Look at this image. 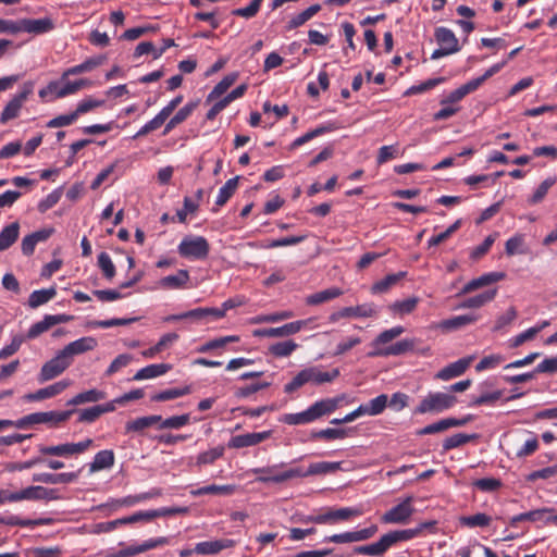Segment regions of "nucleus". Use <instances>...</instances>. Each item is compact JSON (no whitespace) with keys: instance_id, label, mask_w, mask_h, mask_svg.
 Listing matches in <instances>:
<instances>
[{"instance_id":"obj_1","label":"nucleus","mask_w":557,"mask_h":557,"mask_svg":"<svg viewBox=\"0 0 557 557\" xmlns=\"http://www.w3.org/2000/svg\"><path fill=\"white\" fill-rule=\"evenodd\" d=\"M435 525L436 521L431 520L421 522L412 529L391 531L382 535L375 543L355 547L354 552L358 555L381 557L398 542L410 541L419 536L424 530L434 532Z\"/></svg>"},{"instance_id":"obj_2","label":"nucleus","mask_w":557,"mask_h":557,"mask_svg":"<svg viewBox=\"0 0 557 557\" xmlns=\"http://www.w3.org/2000/svg\"><path fill=\"white\" fill-rule=\"evenodd\" d=\"M346 395L342 394L334 398H326L312 404L308 409L297 413H285L280 421L288 425H301L311 423L321 417L335 411L339 404L345 400Z\"/></svg>"},{"instance_id":"obj_3","label":"nucleus","mask_w":557,"mask_h":557,"mask_svg":"<svg viewBox=\"0 0 557 557\" xmlns=\"http://www.w3.org/2000/svg\"><path fill=\"white\" fill-rule=\"evenodd\" d=\"M338 376L339 370L337 368L331 371H323L319 366L308 367L299 371L295 377L284 386V392L292 394L305 384L322 385L334 381Z\"/></svg>"},{"instance_id":"obj_4","label":"nucleus","mask_w":557,"mask_h":557,"mask_svg":"<svg viewBox=\"0 0 557 557\" xmlns=\"http://www.w3.org/2000/svg\"><path fill=\"white\" fill-rule=\"evenodd\" d=\"M363 515L362 509L357 507L326 508L318 515H311L304 519L305 522L315 524L334 525L339 522L349 521Z\"/></svg>"},{"instance_id":"obj_5","label":"nucleus","mask_w":557,"mask_h":557,"mask_svg":"<svg viewBox=\"0 0 557 557\" xmlns=\"http://www.w3.org/2000/svg\"><path fill=\"white\" fill-rule=\"evenodd\" d=\"M457 398L450 393H429L416 407L414 413H440L455 406Z\"/></svg>"},{"instance_id":"obj_6","label":"nucleus","mask_w":557,"mask_h":557,"mask_svg":"<svg viewBox=\"0 0 557 557\" xmlns=\"http://www.w3.org/2000/svg\"><path fill=\"white\" fill-rule=\"evenodd\" d=\"M284 467L285 463L281 462L268 467L255 468L251 472L257 474L255 481L262 484H281L295 479L296 474H299L296 472V468L282 470Z\"/></svg>"},{"instance_id":"obj_7","label":"nucleus","mask_w":557,"mask_h":557,"mask_svg":"<svg viewBox=\"0 0 557 557\" xmlns=\"http://www.w3.org/2000/svg\"><path fill=\"white\" fill-rule=\"evenodd\" d=\"M181 257L195 260H203L209 256L210 245L203 236H185L177 246Z\"/></svg>"},{"instance_id":"obj_8","label":"nucleus","mask_w":557,"mask_h":557,"mask_svg":"<svg viewBox=\"0 0 557 557\" xmlns=\"http://www.w3.org/2000/svg\"><path fill=\"white\" fill-rule=\"evenodd\" d=\"M413 500L412 495L406 496L397 505L386 510L382 515L381 521L385 524H407L416 511Z\"/></svg>"},{"instance_id":"obj_9","label":"nucleus","mask_w":557,"mask_h":557,"mask_svg":"<svg viewBox=\"0 0 557 557\" xmlns=\"http://www.w3.org/2000/svg\"><path fill=\"white\" fill-rule=\"evenodd\" d=\"M92 445L94 441L86 438L78 443H62L52 446L39 445L38 451L44 456L71 457L84 454Z\"/></svg>"},{"instance_id":"obj_10","label":"nucleus","mask_w":557,"mask_h":557,"mask_svg":"<svg viewBox=\"0 0 557 557\" xmlns=\"http://www.w3.org/2000/svg\"><path fill=\"white\" fill-rule=\"evenodd\" d=\"M33 91L34 83L25 82L21 90L5 104L0 114V123L5 124L11 120L16 119Z\"/></svg>"},{"instance_id":"obj_11","label":"nucleus","mask_w":557,"mask_h":557,"mask_svg":"<svg viewBox=\"0 0 557 557\" xmlns=\"http://www.w3.org/2000/svg\"><path fill=\"white\" fill-rule=\"evenodd\" d=\"M72 410L69 411H47V412H35L28 416H25L17 421H15V426L18 429H23L29 424H39V423H50L57 425L61 422L66 421L71 414Z\"/></svg>"},{"instance_id":"obj_12","label":"nucleus","mask_w":557,"mask_h":557,"mask_svg":"<svg viewBox=\"0 0 557 557\" xmlns=\"http://www.w3.org/2000/svg\"><path fill=\"white\" fill-rule=\"evenodd\" d=\"M71 364L72 360H70L64 352L60 350L55 357L42 364L38 374V382L45 383L53 380L61 375Z\"/></svg>"},{"instance_id":"obj_13","label":"nucleus","mask_w":557,"mask_h":557,"mask_svg":"<svg viewBox=\"0 0 557 557\" xmlns=\"http://www.w3.org/2000/svg\"><path fill=\"white\" fill-rule=\"evenodd\" d=\"M379 312L377 307L372 304H362L355 307H345L330 314L329 320L332 323L346 318H371Z\"/></svg>"},{"instance_id":"obj_14","label":"nucleus","mask_w":557,"mask_h":557,"mask_svg":"<svg viewBox=\"0 0 557 557\" xmlns=\"http://www.w3.org/2000/svg\"><path fill=\"white\" fill-rule=\"evenodd\" d=\"M17 26L21 32L40 35L48 33L54 28V23L50 17L44 18H22L17 21Z\"/></svg>"},{"instance_id":"obj_15","label":"nucleus","mask_w":557,"mask_h":557,"mask_svg":"<svg viewBox=\"0 0 557 557\" xmlns=\"http://www.w3.org/2000/svg\"><path fill=\"white\" fill-rule=\"evenodd\" d=\"M236 544H237L236 541L232 540V539H220V540L199 542L195 545V554L216 555L224 549L234 547Z\"/></svg>"},{"instance_id":"obj_16","label":"nucleus","mask_w":557,"mask_h":557,"mask_svg":"<svg viewBox=\"0 0 557 557\" xmlns=\"http://www.w3.org/2000/svg\"><path fill=\"white\" fill-rule=\"evenodd\" d=\"M272 431H263L257 433H246L233 436L228 442V447L231 448H244L258 445L259 443L271 437Z\"/></svg>"},{"instance_id":"obj_17","label":"nucleus","mask_w":557,"mask_h":557,"mask_svg":"<svg viewBox=\"0 0 557 557\" xmlns=\"http://www.w3.org/2000/svg\"><path fill=\"white\" fill-rule=\"evenodd\" d=\"M72 382L70 380H61L47 387L40 388L35 393H29L24 396L27 401H38L47 398L54 397L67 388Z\"/></svg>"},{"instance_id":"obj_18","label":"nucleus","mask_w":557,"mask_h":557,"mask_svg":"<svg viewBox=\"0 0 557 557\" xmlns=\"http://www.w3.org/2000/svg\"><path fill=\"white\" fill-rule=\"evenodd\" d=\"M152 495L150 493H141L138 495H128L122 498H111L107 503L101 504L99 506L100 509H108L109 511L113 512L119 510L122 507H132L135 506L148 498H150Z\"/></svg>"},{"instance_id":"obj_19","label":"nucleus","mask_w":557,"mask_h":557,"mask_svg":"<svg viewBox=\"0 0 557 557\" xmlns=\"http://www.w3.org/2000/svg\"><path fill=\"white\" fill-rule=\"evenodd\" d=\"M473 359L474 356H468L466 358L458 359L457 361L451 362L442 370H440L436 374V377L443 381H448L450 379L457 377L466 372V370L470 367Z\"/></svg>"},{"instance_id":"obj_20","label":"nucleus","mask_w":557,"mask_h":557,"mask_svg":"<svg viewBox=\"0 0 557 557\" xmlns=\"http://www.w3.org/2000/svg\"><path fill=\"white\" fill-rule=\"evenodd\" d=\"M139 521H145L144 511H137L128 517L119 518L112 521L97 523L95 525L94 533H109L115 530L117 527L136 523Z\"/></svg>"},{"instance_id":"obj_21","label":"nucleus","mask_w":557,"mask_h":557,"mask_svg":"<svg viewBox=\"0 0 557 557\" xmlns=\"http://www.w3.org/2000/svg\"><path fill=\"white\" fill-rule=\"evenodd\" d=\"M69 320L70 317L65 314L45 315V318L41 321L36 322L29 327L27 332V338H36L37 336L48 331L53 325L67 322Z\"/></svg>"},{"instance_id":"obj_22","label":"nucleus","mask_w":557,"mask_h":557,"mask_svg":"<svg viewBox=\"0 0 557 557\" xmlns=\"http://www.w3.org/2000/svg\"><path fill=\"white\" fill-rule=\"evenodd\" d=\"M97 345L98 342L95 337L86 336L71 342L62 349V351L70 360L73 361L74 356L92 350L97 347Z\"/></svg>"},{"instance_id":"obj_23","label":"nucleus","mask_w":557,"mask_h":557,"mask_svg":"<svg viewBox=\"0 0 557 557\" xmlns=\"http://www.w3.org/2000/svg\"><path fill=\"white\" fill-rule=\"evenodd\" d=\"M506 277L504 272H488L469 281L461 289V294L472 293L481 287L497 283Z\"/></svg>"},{"instance_id":"obj_24","label":"nucleus","mask_w":557,"mask_h":557,"mask_svg":"<svg viewBox=\"0 0 557 557\" xmlns=\"http://www.w3.org/2000/svg\"><path fill=\"white\" fill-rule=\"evenodd\" d=\"M470 418L465 419H455V418H446L442 419L437 422L425 425L424 428L417 431V435H429L435 434L440 432H444L450 428L465 425Z\"/></svg>"},{"instance_id":"obj_25","label":"nucleus","mask_w":557,"mask_h":557,"mask_svg":"<svg viewBox=\"0 0 557 557\" xmlns=\"http://www.w3.org/2000/svg\"><path fill=\"white\" fill-rule=\"evenodd\" d=\"M341 469V462H329V461H321V462H314L311 463L307 470H304L301 467H296V472L299 474H296V478H306L310 475H320V474H326L332 473Z\"/></svg>"},{"instance_id":"obj_26","label":"nucleus","mask_w":557,"mask_h":557,"mask_svg":"<svg viewBox=\"0 0 557 557\" xmlns=\"http://www.w3.org/2000/svg\"><path fill=\"white\" fill-rule=\"evenodd\" d=\"M434 36L438 45L445 48L447 52L453 54L460 50L458 39L451 29L447 27H437Z\"/></svg>"},{"instance_id":"obj_27","label":"nucleus","mask_w":557,"mask_h":557,"mask_svg":"<svg viewBox=\"0 0 557 557\" xmlns=\"http://www.w3.org/2000/svg\"><path fill=\"white\" fill-rule=\"evenodd\" d=\"M414 347V342L412 339H401L387 348L384 349H374L373 351L369 352V357H386V356H399L403 354H406L410 350H412Z\"/></svg>"},{"instance_id":"obj_28","label":"nucleus","mask_w":557,"mask_h":557,"mask_svg":"<svg viewBox=\"0 0 557 557\" xmlns=\"http://www.w3.org/2000/svg\"><path fill=\"white\" fill-rule=\"evenodd\" d=\"M478 318L479 317L473 313L456 315L441 321L437 326L444 332H451L476 322Z\"/></svg>"},{"instance_id":"obj_29","label":"nucleus","mask_w":557,"mask_h":557,"mask_svg":"<svg viewBox=\"0 0 557 557\" xmlns=\"http://www.w3.org/2000/svg\"><path fill=\"white\" fill-rule=\"evenodd\" d=\"M104 61H106V58L102 55L95 57V58H88L83 63L74 65V66L65 70L61 76V81H65L71 75H78V74H83L86 72H90L94 69L103 64Z\"/></svg>"},{"instance_id":"obj_30","label":"nucleus","mask_w":557,"mask_h":557,"mask_svg":"<svg viewBox=\"0 0 557 557\" xmlns=\"http://www.w3.org/2000/svg\"><path fill=\"white\" fill-rule=\"evenodd\" d=\"M171 369H172V366L169 363L149 364V366L138 370L135 373V375L133 376V380L134 381H143V380L154 379V377L165 374Z\"/></svg>"},{"instance_id":"obj_31","label":"nucleus","mask_w":557,"mask_h":557,"mask_svg":"<svg viewBox=\"0 0 557 557\" xmlns=\"http://www.w3.org/2000/svg\"><path fill=\"white\" fill-rule=\"evenodd\" d=\"M189 281V273L187 270H178L174 275H168L159 281V287L164 289H180L184 287Z\"/></svg>"},{"instance_id":"obj_32","label":"nucleus","mask_w":557,"mask_h":557,"mask_svg":"<svg viewBox=\"0 0 557 557\" xmlns=\"http://www.w3.org/2000/svg\"><path fill=\"white\" fill-rule=\"evenodd\" d=\"M114 453L112 450H100L95 455L92 462L89 463V471L94 473L109 469L114 465Z\"/></svg>"},{"instance_id":"obj_33","label":"nucleus","mask_w":557,"mask_h":557,"mask_svg":"<svg viewBox=\"0 0 557 557\" xmlns=\"http://www.w3.org/2000/svg\"><path fill=\"white\" fill-rule=\"evenodd\" d=\"M306 236H287L278 239H272L264 243H248L250 247L253 248H262V249H271V248H277V247H285V246H294L297 244H300L304 242Z\"/></svg>"},{"instance_id":"obj_34","label":"nucleus","mask_w":557,"mask_h":557,"mask_svg":"<svg viewBox=\"0 0 557 557\" xmlns=\"http://www.w3.org/2000/svg\"><path fill=\"white\" fill-rule=\"evenodd\" d=\"M197 107V102H188L183 108H181L174 116L170 119V121L165 124L163 134H169L173 128H175L178 124L183 123L185 120H187L194 110Z\"/></svg>"},{"instance_id":"obj_35","label":"nucleus","mask_w":557,"mask_h":557,"mask_svg":"<svg viewBox=\"0 0 557 557\" xmlns=\"http://www.w3.org/2000/svg\"><path fill=\"white\" fill-rule=\"evenodd\" d=\"M497 295V288H493L486 290L480 295L467 298L463 300L458 308L461 309H472V308H481L487 302L492 301Z\"/></svg>"},{"instance_id":"obj_36","label":"nucleus","mask_w":557,"mask_h":557,"mask_svg":"<svg viewBox=\"0 0 557 557\" xmlns=\"http://www.w3.org/2000/svg\"><path fill=\"white\" fill-rule=\"evenodd\" d=\"M20 234V224L18 222H13L0 232V251H4L9 249L18 238Z\"/></svg>"},{"instance_id":"obj_37","label":"nucleus","mask_w":557,"mask_h":557,"mask_svg":"<svg viewBox=\"0 0 557 557\" xmlns=\"http://www.w3.org/2000/svg\"><path fill=\"white\" fill-rule=\"evenodd\" d=\"M27 499L32 500H55L60 499V495L58 494V490L55 488H47L40 485L26 487Z\"/></svg>"},{"instance_id":"obj_38","label":"nucleus","mask_w":557,"mask_h":557,"mask_svg":"<svg viewBox=\"0 0 557 557\" xmlns=\"http://www.w3.org/2000/svg\"><path fill=\"white\" fill-rule=\"evenodd\" d=\"M298 344L293 339L277 342L269 346L268 351L275 358L289 357L297 348Z\"/></svg>"},{"instance_id":"obj_39","label":"nucleus","mask_w":557,"mask_h":557,"mask_svg":"<svg viewBox=\"0 0 557 557\" xmlns=\"http://www.w3.org/2000/svg\"><path fill=\"white\" fill-rule=\"evenodd\" d=\"M491 522H492V517L484 512H478L472 516H461L459 518L460 525L467 527L470 529L486 528L491 524Z\"/></svg>"},{"instance_id":"obj_40","label":"nucleus","mask_w":557,"mask_h":557,"mask_svg":"<svg viewBox=\"0 0 557 557\" xmlns=\"http://www.w3.org/2000/svg\"><path fill=\"white\" fill-rule=\"evenodd\" d=\"M106 398V393L96 388L79 393L67 401L69 406L96 403Z\"/></svg>"},{"instance_id":"obj_41","label":"nucleus","mask_w":557,"mask_h":557,"mask_svg":"<svg viewBox=\"0 0 557 557\" xmlns=\"http://www.w3.org/2000/svg\"><path fill=\"white\" fill-rule=\"evenodd\" d=\"M57 295V289L54 287H50L47 289L34 290L28 298V306L30 308H38L41 305L47 304L51 299H53Z\"/></svg>"},{"instance_id":"obj_42","label":"nucleus","mask_w":557,"mask_h":557,"mask_svg":"<svg viewBox=\"0 0 557 557\" xmlns=\"http://www.w3.org/2000/svg\"><path fill=\"white\" fill-rule=\"evenodd\" d=\"M321 10L320 4H312L293 18L287 23L286 28L288 30L298 28L299 26L304 25L307 21H309L312 16H314L319 11Z\"/></svg>"},{"instance_id":"obj_43","label":"nucleus","mask_w":557,"mask_h":557,"mask_svg":"<svg viewBox=\"0 0 557 557\" xmlns=\"http://www.w3.org/2000/svg\"><path fill=\"white\" fill-rule=\"evenodd\" d=\"M419 304V298L413 296L404 300H397L389 306V310L397 315L409 314L416 310Z\"/></svg>"},{"instance_id":"obj_44","label":"nucleus","mask_w":557,"mask_h":557,"mask_svg":"<svg viewBox=\"0 0 557 557\" xmlns=\"http://www.w3.org/2000/svg\"><path fill=\"white\" fill-rule=\"evenodd\" d=\"M237 77L238 75L236 73H231L223 77L222 81H220L210 91L207 97V101H212L220 98L236 82Z\"/></svg>"},{"instance_id":"obj_45","label":"nucleus","mask_w":557,"mask_h":557,"mask_svg":"<svg viewBox=\"0 0 557 557\" xmlns=\"http://www.w3.org/2000/svg\"><path fill=\"white\" fill-rule=\"evenodd\" d=\"M342 294V289L338 287H332L308 296L306 302L312 306L320 305L322 302L339 297Z\"/></svg>"},{"instance_id":"obj_46","label":"nucleus","mask_w":557,"mask_h":557,"mask_svg":"<svg viewBox=\"0 0 557 557\" xmlns=\"http://www.w3.org/2000/svg\"><path fill=\"white\" fill-rule=\"evenodd\" d=\"M238 176L230 178L225 182V184L220 188L219 194L216 196L215 205L219 207L224 206L228 199L234 195L238 186Z\"/></svg>"},{"instance_id":"obj_47","label":"nucleus","mask_w":557,"mask_h":557,"mask_svg":"<svg viewBox=\"0 0 557 557\" xmlns=\"http://www.w3.org/2000/svg\"><path fill=\"white\" fill-rule=\"evenodd\" d=\"M553 511H554L553 508H540V509L531 510L528 512H522V513L511 517L510 524L512 527H515V525H517L518 522H521V521L535 522V521L541 520L545 513L553 512Z\"/></svg>"},{"instance_id":"obj_48","label":"nucleus","mask_w":557,"mask_h":557,"mask_svg":"<svg viewBox=\"0 0 557 557\" xmlns=\"http://www.w3.org/2000/svg\"><path fill=\"white\" fill-rule=\"evenodd\" d=\"M405 272L386 275L383 280L374 283L371 287L373 294H380L387 292L392 286L397 284L404 276Z\"/></svg>"},{"instance_id":"obj_49","label":"nucleus","mask_w":557,"mask_h":557,"mask_svg":"<svg viewBox=\"0 0 557 557\" xmlns=\"http://www.w3.org/2000/svg\"><path fill=\"white\" fill-rule=\"evenodd\" d=\"M190 393V387H175V388H169L159 393H156L151 396L152 401H166L171 399H175L185 395H188Z\"/></svg>"},{"instance_id":"obj_50","label":"nucleus","mask_w":557,"mask_h":557,"mask_svg":"<svg viewBox=\"0 0 557 557\" xmlns=\"http://www.w3.org/2000/svg\"><path fill=\"white\" fill-rule=\"evenodd\" d=\"M475 437V434L468 435L465 433H457L445 438V441L443 442V448L445 451H448L450 449L457 448L469 443Z\"/></svg>"},{"instance_id":"obj_51","label":"nucleus","mask_w":557,"mask_h":557,"mask_svg":"<svg viewBox=\"0 0 557 557\" xmlns=\"http://www.w3.org/2000/svg\"><path fill=\"white\" fill-rule=\"evenodd\" d=\"M98 267L107 280L111 281L115 276V265L109 253L102 251L98 255Z\"/></svg>"},{"instance_id":"obj_52","label":"nucleus","mask_w":557,"mask_h":557,"mask_svg":"<svg viewBox=\"0 0 557 557\" xmlns=\"http://www.w3.org/2000/svg\"><path fill=\"white\" fill-rule=\"evenodd\" d=\"M90 81L86 78H81L74 82L67 81L62 85V89H60V91L58 92V98H64L70 95H74L82 88L90 86Z\"/></svg>"},{"instance_id":"obj_53","label":"nucleus","mask_w":557,"mask_h":557,"mask_svg":"<svg viewBox=\"0 0 557 557\" xmlns=\"http://www.w3.org/2000/svg\"><path fill=\"white\" fill-rule=\"evenodd\" d=\"M234 492V486L232 485H207L199 487L197 490L191 491V495L201 496L207 494H220V495H230Z\"/></svg>"},{"instance_id":"obj_54","label":"nucleus","mask_w":557,"mask_h":557,"mask_svg":"<svg viewBox=\"0 0 557 557\" xmlns=\"http://www.w3.org/2000/svg\"><path fill=\"white\" fill-rule=\"evenodd\" d=\"M186 512H187L186 507H165V508L144 511V515H145V521H150L158 517L173 516V515H180V513H186Z\"/></svg>"},{"instance_id":"obj_55","label":"nucleus","mask_w":557,"mask_h":557,"mask_svg":"<svg viewBox=\"0 0 557 557\" xmlns=\"http://www.w3.org/2000/svg\"><path fill=\"white\" fill-rule=\"evenodd\" d=\"M168 117L160 111L152 120L147 122L134 136L133 138H139L145 136L158 128H160Z\"/></svg>"},{"instance_id":"obj_56","label":"nucleus","mask_w":557,"mask_h":557,"mask_svg":"<svg viewBox=\"0 0 557 557\" xmlns=\"http://www.w3.org/2000/svg\"><path fill=\"white\" fill-rule=\"evenodd\" d=\"M404 331L405 330L403 326H395L389 330H385L376 336V338L372 343V346L375 349H380L379 348L380 345H384V344L392 342L394 338H396L400 334H403Z\"/></svg>"},{"instance_id":"obj_57","label":"nucleus","mask_w":557,"mask_h":557,"mask_svg":"<svg viewBox=\"0 0 557 557\" xmlns=\"http://www.w3.org/2000/svg\"><path fill=\"white\" fill-rule=\"evenodd\" d=\"M505 361V357L500 354H493L490 356H485L480 360L479 363L475 366V371L482 372L486 370H492L497 368L499 364H502Z\"/></svg>"},{"instance_id":"obj_58","label":"nucleus","mask_w":557,"mask_h":557,"mask_svg":"<svg viewBox=\"0 0 557 557\" xmlns=\"http://www.w3.org/2000/svg\"><path fill=\"white\" fill-rule=\"evenodd\" d=\"M361 343L362 339L359 336L345 337L336 345L333 356H343Z\"/></svg>"},{"instance_id":"obj_59","label":"nucleus","mask_w":557,"mask_h":557,"mask_svg":"<svg viewBox=\"0 0 557 557\" xmlns=\"http://www.w3.org/2000/svg\"><path fill=\"white\" fill-rule=\"evenodd\" d=\"M190 421V417L188 413L181 414V416H173L170 418L164 419L162 423L159 425V429H171V430H178L186 424H188Z\"/></svg>"},{"instance_id":"obj_60","label":"nucleus","mask_w":557,"mask_h":557,"mask_svg":"<svg viewBox=\"0 0 557 557\" xmlns=\"http://www.w3.org/2000/svg\"><path fill=\"white\" fill-rule=\"evenodd\" d=\"M223 455H224L223 446H218V447L211 448V449L198 455L197 465H199V466L211 465L216 459L221 458Z\"/></svg>"},{"instance_id":"obj_61","label":"nucleus","mask_w":557,"mask_h":557,"mask_svg":"<svg viewBox=\"0 0 557 557\" xmlns=\"http://www.w3.org/2000/svg\"><path fill=\"white\" fill-rule=\"evenodd\" d=\"M294 317V312L292 310H283L280 312H274L270 314L258 315L255 319L256 323H276L280 321L288 320Z\"/></svg>"},{"instance_id":"obj_62","label":"nucleus","mask_w":557,"mask_h":557,"mask_svg":"<svg viewBox=\"0 0 557 557\" xmlns=\"http://www.w3.org/2000/svg\"><path fill=\"white\" fill-rule=\"evenodd\" d=\"M388 404V396L386 394H381L375 398L371 399L367 403L369 408V416H379L381 414Z\"/></svg>"},{"instance_id":"obj_63","label":"nucleus","mask_w":557,"mask_h":557,"mask_svg":"<svg viewBox=\"0 0 557 557\" xmlns=\"http://www.w3.org/2000/svg\"><path fill=\"white\" fill-rule=\"evenodd\" d=\"M399 149L398 145L382 146L379 149L376 162L379 165L386 163L398 157Z\"/></svg>"},{"instance_id":"obj_64","label":"nucleus","mask_w":557,"mask_h":557,"mask_svg":"<svg viewBox=\"0 0 557 557\" xmlns=\"http://www.w3.org/2000/svg\"><path fill=\"white\" fill-rule=\"evenodd\" d=\"M133 360V357L128 354H122L119 355L108 367L106 370V375L110 376L116 372H119L121 369L127 367L131 361Z\"/></svg>"}]
</instances>
